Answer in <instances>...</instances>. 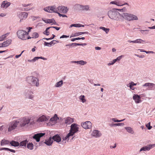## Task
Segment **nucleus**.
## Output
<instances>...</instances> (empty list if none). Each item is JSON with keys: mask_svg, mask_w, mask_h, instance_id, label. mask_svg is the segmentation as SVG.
Segmentation results:
<instances>
[{"mask_svg": "<svg viewBox=\"0 0 155 155\" xmlns=\"http://www.w3.org/2000/svg\"><path fill=\"white\" fill-rule=\"evenodd\" d=\"M44 10L45 11L50 13L59 12L66 13L68 9L67 7L64 6H59L58 8H56L55 6H53L45 8H44Z\"/></svg>", "mask_w": 155, "mask_h": 155, "instance_id": "nucleus-1", "label": "nucleus"}, {"mask_svg": "<svg viewBox=\"0 0 155 155\" xmlns=\"http://www.w3.org/2000/svg\"><path fill=\"white\" fill-rule=\"evenodd\" d=\"M17 120L18 124H19V126L22 127L27 126L30 123V119L28 118L23 117Z\"/></svg>", "mask_w": 155, "mask_h": 155, "instance_id": "nucleus-2", "label": "nucleus"}, {"mask_svg": "<svg viewBox=\"0 0 155 155\" xmlns=\"http://www.w3.org/2000/svg\"><path fill=\"white\" fill-rule=\"evenodd\" d=\"M27 81L31 85L38 86L39 85L38 79L34 77L30 76L28 77Z\"/></svg>", "mask_w": 155, "mask_h": 155, "instance_id": "nucleus-3", "label": "nucleus"}, {"mask_svg": "<svg viewBox=\"0 0 155 155\" xmlns=\"http://www.w3.org/2000/svg\"><path fill=\"white\" fill-rule=\"evenodd\" d=\"M17 34L19 38L23 40L27 39L28 34L26 31L19 30L17 32Z\"/></svg>", "mask_w": 155, "mask_h": 155, "instance_id": "nucleus-4", "label": "nucleus"}, {"mask_svg": "<svg viewBox=\"0 0 155 155\" xmlns=\"http://www.w3.org/2000/svg\"><path fill=\"white\" fill-rule=\"evenodd\" d=\"M124 18L128 21H131L138 19L137 17L133 14L127 13H124L122 15Z\"/></svg>", "mask_w": 155, "mask_h": 155, "instance_id": "nucleus-5", "label": "nucleus"}, {"mask_svg": "<svg viewBox=\"0 0 155 155\" xmlns=\"http://www.w3.org/2000/svg\"><path fill=\"white\" fill-rule=\"evenodd\" d=\"M109 18L115 20H118L120 16V14L116 12L109 11L108 13Z\"/></svg>", "mask_w": 155, "mask_h": 155, "instance_id": "nucleus-6", "label": "nucleus"}, {"mask_svg": "<svg viewBox=\"0 0 155 155\" xmlns=\"http://www.w3.org/2000/svg\"><path fill=\"white\" fill-rule=\"evenodd\" d=\"M18 125L17 120H14L11 122L9 124V127L8 129V131H11L15 129Z\"/></svg>", "mask_w": 155, "mask_h": 155, "instance_id": "nucleus-7", "label": "nucleus"}, {"mask_svg": "<svg viewBox=\"0 0 155 155\" xmlns=\"http://www.w3.org/2000/svg\"><path fill=\"white\" fill-rule=\"evenodd\" d=\"M78 130V125L76 124H73L71 125V128L69 133H71L72 136Z\"/></svg>", "mask_w": 155, "mask_h": 155, "instance_id": "nucleus-8", "label": "nucleus"}, {"mask_svg": "<svg viewBox=\"0 0 155 155\" xmlns=\"http://www.w3.org/2000/svg\"><path fill=\"white\" fill-rule=\"evenodd\" d=\"M45 133H43L37 134L34 135L33 137V138L37 142H39L40 141V138L45 135Z\"/></svg>", "mask_w": 155, "mask_h": 155, "instance_id": "nucleus-9", "label": "nucleus"}, {"mask_svg": "<svg viewBox=\"0 0 155 155\" xmlns=\"http://www.w3.org/2000/svg\"><path fill=\"white\" fill-rule=\"evenodd\" d=\"M91 125L92 124L89 121H86L81 124L82 127L85 129H90L91 127Z\"/></svg>", "mask_w": 155, "mask_h": 155, "instance_id": "nucleus-10", "label": "nucleus"}, {"mask_svg": "<svg viewBox=\"0 0 155 155\" xmlns=\"http://www.w3.org/2000/svg\"><path fill=\"white\" fill-rule=\"evenodd\" d=\"M155 147V144H149L147 145V146L143 147L141 148L140 150V152L142 151H146L149 150L150 149L152 148V147Z\"/></svg>", "mask_w": 155, "mask_h": 155, "instance_id": "nucleus-11", "label": "nucleus"}, {"mask_svg": "<svg viewBox=\"0 0 155 155\" xmlns=\"http://www.w3.org/2000/svg\"><path fill=\"white\" fill-rule=\"evenodd\" d=\"M49 117H46L45 115H43L38 119V122H42L47 121L49 119Z\"/></svg>", "mask_w": 155, "mask_h": 155, "instance_id": "nucleus-12", "label": "nucleus"}, {"mask_svg": "<svg viewBox=\"0 0 155 155\" xmlns=\"http://www.w3.org/2000/svg\"><path fill=\"white\" fill-rule=\"evenodd\" d=\"M141 97L137 94H134L133 96V99L137 103H139L141 102Z\"/></svg>", "mask_w": 155, "mask_h": 155, "instance_id": "nucleus-13", "label": "nucleus"}, {"mask_svg": "<svg viewBox=\"0 0 155 155\" xmlns=\"http://www.w3.org/2000/svg\"><path fill=\"white\" fill-rule=\"evenodd\" d=\"M10 2H8L6 1H5L2 2L1 7L2 8H6L10 5Z\"/></svg>", "mask_w": 155, "mask_h": 155, "instance_id": "nucleus-14", "label": "nucleus"}, {"mask_svg": "<svg viewBox=\"0 0 155 155\" xmlns=\"http://www.w3.org/2000/svg\"><path fill=\"white\" fill-rule=\"evenodd\" d=\"M12 40L11 39H8L5 42H3L2 44V46L0 47H5L8 46L11 43Z\"/></svg>", "mask_w": 155, "mask_h": 155, "instance_id": "nucleus-15", "label": "nucleus"}, {"mask_svg": "<svg viewBox=\"0 0 155 155\" xmlns=\"http://www.w3.org/2000/svg\"><path fill=\"white\" fill-rule=\"evenodd\" d=\"M91 134L93 136L95 137H99L101 135L100 131L97 130H94L92 132Z\"/></svg>", "mask_w": 155, "mask_h": 155, "instance_id": "nucleus-16", "label": "nucleus"}, {"mask_svg": "<svg viewBox=\"0 0 155 155\" xmlns=\"http://www.w3.org/2000/svg\"><path fill=\"white\" fill-rule=\"evenodd\" d=\"M53 140L56 141L57 142L59 143L61 141V138L59 135L58 134L55 135L52 138Z\"/></svg>", "mask_w": 155, "mask_h": 155, "instance_id": "nucleus-17", "label": "nucleus"}, {"mask_svg": "<svg viewBox=\"0 0 155 155\" xmlns=\"http://www.w3.org/2000/svg\"><path fill=\"white\" fill-rule=\"evenodd\" d=\"M88 32L87 31H86V32H78L77 33H75L74 34H72L71 35L70 38H71L72 37H73L78 36L80 35H81L82 34H88Z\"/></svg>", "mask_w": 155, "mask_h": 155, "instance_id": "nucleus-18", "label": "nucleus"}, {"mask_svg": "<svg viewBox=\"0 0 155 155\" xmlns=\"http://www.w3.org/2000/svg\"><path fill=\"white\" fill-rule=\"evenodd\" d=\"M65 122L66 124H70L74 121L73 119L70 117H68L65 119Z\"/></svg>", "mask_w": 155, "mask_h": 155, "instance_id": "nucleus-19", "label": "nucleus"}, {"mask_svg": "<svg viewBox=\"0 0 155 155\" xmlns=\"http://www.w3.org/2000/svg\"><path fill=\"white\" fill-rule=\"evenodd\" d=\"M28 141L27 140L22 141L19 143V146L20 147L24 148L26 147V144L28 143Z\"/></svg>", "mask_w": 155, "mask_h": 155, "instance_id": "nucleus-20", "label": "nucleus"}, {"mask_svg": "<svg viewBox=\"0 0 155 155\" xmlns=\"http://www.w3.org/2000/svg\"><path fill=\"white\" fill-rule=\"evenodd\" d=\"M39 59H42L44 60H46L47 58L43 57H35L33 59L31 60H28V61L30 62H34L36 60H37Z\"/></svg>", "mask_w": 155, "mask_h": 155, "instance_id": "nucleus-21", "label": "nucleus"}, {"mask_svg": "<svg viewBox=\"0 0 155 155\" xmlns=\"http://www.w3.org/2000/svg\"><path fill=\"white\" fill-rule=\"evenodd\" d=\"M9 143L12 146L15 147H18L19 145V143L18 142L14 140L12 141Z\"/></svg>", "mask_w": 155, "mask_h": 155, "instance_id": "nucleus-22", "label": "nucleus"}, {"mask_svg": "<svg viewBox=\"0 0 155 155\" xmlns=\"http://www.w3.org/2000/svg\"><path fill=\"white\" fill-rule=\"evenodd\" d=\"M53 142V140L52 138L51 137H50L47 140H45V143L47 145L50 146L51 145Z\"/></svg>", "mask_w": 155, "mask_h": 155, "instance_id": "nucleus-23", "label": "nucleus"}, {"mask_svg": "<svg viewBox=\"0 0 155 155\" xmlns=\"http://www.w3.org/2000/svg\"><path fill=\"white\" fill-rule=\"evenodd\" d=\"M155 84L153 83H146L143 85V86L149 87L150 89H151L153 87L155 86Z\"/></svg>", "mask_w": 155, "mask_h": 155, "instance_id": "nucleus-24", "label": "nucleus"}, {"mask_svg": "<svg viewBox=\"0 0 155 155\" xmlns=\"http://www.w3.org/2000/svg\"><path fill=\"white\" fill-rule=\"evenodd\" d=\"M38 122V119L30 120L29 124L30 125H34L36 124Z\"/></svg>", "mask_w": 155, "mask_h": 155, "instance_id": "nucleus-25", "label": "nucleus"}, {"mask_svg": "<svg viewBox=\"0 0 155 155\" xmlns=\"http://www.w3.org/2000/svg\"><path fill=\"white\" fill-rule=\"evenodd\" d=\"M72 27H84V26L80 24H75L71 25L69 27L70 28Z\"/></svg>", "mask_w": 155, "mask_h": 155, "instance_id": "nucleus-26", "label": "nucleus"}, {"mask_svg": "<svg viewBox=\"0 0 155 155\" xmlns=\"http://www.w3.org/2000/svg\"><path fill=\"white\" fill-rule=\"evenodd\" d=\"M9 143L8 140L3 139L1 141V146H3L8 144Z\"/></svg>", "mask_w": 155, "mask_h": 155, "instance_id": "nucleus-27", "label": "nucleus"}, {"mask_svg": "<svg viewBox=\"0 0 155 155\" xmlns=\"http://www.w3.org/2000/svg\"><path fill=\"white\" fill-rule=\"evenodd\" d=\"M59 118L58 117L57 115L56 114H55L54 116L50 119V120L51 121H56Z\"/></svg>", "mask_w": 155, "mask_h": 155, "instance_id": "nucleus-28", "label": "nucleus"}, {"mask_svg": "<svg viewBox=\"0 0 155 155\" xmlns=\"http://www.w3.org/2000/svg\"><path fill=\"white\" fill-rule=\"evenodd\" d=\"M125 129L129 133H131L132 134H133L134 133V131L133 130L132 128L130 127H125Z\"/></svg>", "mask_w": 155, "mask_h": 155, "instance_id": "nucleus-29", "label": "nucleus"}, {"mask_svg": "<svg viewBox=\"0 0 155 155\" xmlns=\"http://www.w3.org/2000/svg\"><path fill=\"white\" fill-rule=\"evenodd\" d=\"M27 147L28 149L30 150H32L33 149L34 145L32 143H27Z\"/></svg>", "mask_w": 155, "mask_h": 155, "instance_id": "nucleus-30", "label": "nucleus"}, {"mask_svg": "<svg viewBox=\"0 0 155 155\" xmlns=\"http://www.w3.org/2000/svg\"><path fill=\"white\" fill-rule=\"evenodd\" d=\"M9 34V33H7L4 35H3L0 37V41H3L7 36Z\"/></svg>", "mask_w": 155, "mask_h": 155, "instance_id": "nucleus-31", "label": "nucleus"}, {"mask_svg": "<svg viewBox=\"0 0 155 155\" xmlns=\"http://www.w3.org/2000/svg\"><path fill=\"white\" fill-rule=\"evenodd\" d=\"M44 21L45 23H53L55 21L54 19L44 20Z\"/></svg>", "mask_w": 155, "mask_h": 155, "instance_id": "nucleus-32", "label": "nucleus"}, {"mask_svg": "<svg viewBox=\"0 0 155 155\" xmlns=\"http://www.w3.org/2000/svg\"><path fill=\"white\" fill-rule=\"evenodd\" d=\"M74 63H76L78 64H79L81 65H84V64H86L87 62L86 61H75L74 62Z\"/></svg>", "mask_w": 155, "mask_h": 155, "instance_id": "nucleus-33", "label": "nucleus"}, {"mask_svg": "<svg viewBox=\"0 0 155 155\" xmlns=\"http://www.w3.org/2000/svg\"><path fill=\"white\" fill-rule=\"evenodd\" d=\"M63 84L62 80L60 81L59 82H57L55 84V86L56 87H61Z\"/></svg>", "mask_w": 155, "mask_h": 155, "instance_id": "nucleus-34", "label": "nucleus"}, {"mask_svg": "<svg viewBox=\"0 0 155 155\" xmlns=\"http://www.w3.org/2000/svg\"><path fill=\"white\" fill-rule=\"evenodd\" d=\"M80 99L81 100L83 103H84L86 101V100L85 98V96L84 95H81L79 97Z\"/></svg>", "mask_w": 155, "mask_h": 155, "instance_id": "nucleus-35", "label": "nucleus"}, {"mask_svg": "<svg viewBox=\"0 0 155 155\" xmlns=\"http://www.w3.org/2000/svg\"><path fill=\"white\" fill-rule=\"evenodd\" d=\"M28 14L26 12H23L21 13V15L23 18H26L28 16Z\"/></svg>", "mask_w": 155, "mask_h": 155, "instance_id": "nucleus-36", "label": "nucleus"}, {"mask_svg": "<svg viewBox=\"0 0 155 155\" xmlns=\"http://www.w3.org/2000/svg\"><path fill=\"white\" fill-rule=\"evenodd\" d=\"M39 35L37 32H34L32 33V38H37L38 37Z\"/></svg>", "mask_w": 155, "mask_h": 155, "instance_id": "nucleus-37", "label": "nucleus"}, {"mask_svg": "<svg viewBox=\"0 0 155 155\" xmlns=\"http://www.w3.org/2000/svg\"><path fill=\"white\" fill-rule=\"evenodd\" d=\"M81 8H82V10H88L89 8V7L88 5L82 6L80 5Z\"/></svg>", "mask_w": 155, "mask_h": 155, "instance_id": "nucleus-38", "label": "nucleus"}, {"mask_svg": "<svg viewBox=\"0 0 155 155\" xmlns=\"http://www.w3.org/2000/svg\"><path fill=\"white\" fill-rule=\"evenodd\" d=\"M144 41L141 39H137L135 40V43H142Z\"/></svg>", "mask_w": 155, "mask_h": 155, "instance_id": "nucleus-39", "label": "nucleus"}, {"mask_svg": "<svg viewBox=\"0 0 155 155\" xmlns=\"http://www.w3.org/2000/svg\"><path fill=\"white\" fill-rule=\"evenodd\" d=\"M71 133H69L65 137H64L63 138V140H66L68 139L69 138V137L71 136H72V135H71Z\"/></svg>", "mask_w": 155, "mask_h": 155, "instance_id": "nucleus-40", "label": "nucleus"}, {"mask_svg": "<svg viewBox=\"0 0 155 155\" xmlns=\"http://www.w3.org/2000/svg\"><path fill=\"white\" fill-rule=\"evenodd\" d=\"M52 27H48L46 29V30H45V31L44 32V34L47 35H49L50 33L49 31H48V30L50 28H51Z\"/></svg>", "mask_w": 155, "mask_h": 155, "instance_id": "nucleus-41", "label": "nucleus"}, {"mask_svg": "<svg viewBox=\"0 0 155 155\" xmlns=\"http://www.w3.org/2000/svg\"><path fill=\"white\" fill-rule=\"evenodd\" d=\"M100 28L104 31L106 33H107L109 31V29L106 28L104 27H101Z\"/></svg>", "mask_w": 155, "mask_h": 155, "instance_id": "nucleus-42", "label": "nucleus"}, {"mask_svg": "<svg viewBox=\"0 0 155 155\" xmlns=\"http://www.w3.org/2000/svg\"><path fill=\"white\" fill-rule=\"evenodd\" d=\"M51 44H52V43H51V42L48 43V42H45L44 43V45L45 46L50 47L51 46Z\"/></svg>", "mask_w": 155, "mask_h": 155, "instance_id": "nucleus-43", "label": "nucleus"}, {"mask_svg": "<svg viewBox=\"0 0 155 155\" xmlns=\"http://www.w3.org/2000/svg\"><path fill=\"white\" fill-rule=\"evenodd\" d=\"M73 45H74V46H80L81 45V44L79 43H72L70 45H67L66 46H71Z\"/></svg>", "mask_w": 155, "mask_h": 155, "instance_id": "nucleus-44", "label": "nucleus"}, {"mask_svg": "<svg viewBox=\"0 0 155 155\" xmlns=\"http://www.w3.org/2000/svg\"><path fill=\"white\" fill-rule=\"evenodd\" d=\"M116 5H118V6H122V5H129L127 3H126L125 4H121V3L119 2H116Z\"/></svg>", "mask_w": 155, "mask_h": 155, "instance_id": "nucleus-45", "label": "nucleus"}, {"mask_svg": "<svg viewBox=\"0 0 155 155\" xmlns=\"http://www.w3.org/2000/svg\"><path fill=\"white\" fill-rule=\"evenodd\" d=\"M150 123L149 122L146 125V127L148 128V129L149 130L150 129L152 128V127L150 126Z\"/></svg>", "mask_w": 155, "mask_h": 155, "instance_id": "nucleus-46", "label": "nucleus"}, {"mask_svg": "<svg viewBox=\"0 0 155 155\" xmlns=\"http://www.w3.org/2000/svg\"><path fill=\"white\" fill-rule=\"evenodd\" d=\"M124 125V123H117L115 124L114 125L115 126H123Z\"/></svg>", "mask_w": 155, "mask_h": 155, "instance_id": "nucleus-47", "label": "nucleus"}, {"mask_svg": "<svg viewBox=\"0 0 155 155\" xmlns=\"http://www.w3.org/2000/svg\"><path fill=\"white\" fill-rule=\"evenodd\" d=\"M116 60L114 59L110 63H109L108 64V65H111L113 64H114L116 62Z\"/></svg>", "mask_w": 155, "mask_h": 155, "instance_id": "nucleus-48", "label": "nucleus"}, {"mask_svg": "<svg viewBox=\"0 0 155 155\" xmlns=\"http://www.w3.org/2000/svg\"><path fill=\"white\" fill-rule=\"evenodd\" d=\"M55 42H58V41H57L53 40L52 41H51L50 42L52 43V44H51V45H54V44H56Z\"/></svg>", "mask_w": 155, "mask_h": 155, "instance_id": "nucleus-49", "label": "nucleus"}, {"mask_svg": "<svg viewBox=\"0 0 155 155\" xmlns=\"http://www.w3.org/2000/svg\"><path fill=\"white\" fill-rule=\"evenodd\" d=\"M69 37V36H67V35H62V36H61L60 37V38H68Z\"/></svg>", "mask_w": 155, "mask_h": 155, "instance_id": "nucleus-50", "label": "nucleus"}, {"mask_svg": "<svg viewBox=\"0 0 155 155\" xmlns=\"http://www.w3.org/2000/svg\"><path fill=\"white\" fill-rule=\"evenodd\" d=\"M9 150V148H0V150Z\"/></svg>", "mask_w": 155, "mask_h": 155, "instance_id": "nucleus-51", "label": "nucleus"}, {"mask_svg": "<svg viewBox=\"0 0 155 155\" xmlns=\"http://www.w3.org/2000/svg\"><path fill=\"white\" fill-rule=\"evenodd\" d=\"M80 40V38H74L72 39L71 41H74L76 40Z\"/></svg>", "mask_w": 155, "mask_h": 155, "instance_id": "nucleus-52", "label": "nucleus"}, {"mask_svg": "<svg viewBox=\"0 0 155 155\" xmlns=\"http://www.w3.org/2000/svg\"><path fill=\"white\" fill-rule=\"evenodd\" d=\"M134 82H131L130 83H129L130 85V88H131V87H133V86H134Z\"/></svg>", "mask_w": 155, "mask_h": 155, "instance_id": "nucleus-53", "label": "nucleus"}, {"mask_svg": "<svg viewBox=\"0 0 155 155\" xmlns=\"http://www.w3.org/2000/svg\"><path fill=\"white\" fill-rule=\"evenodd\" d=\"M24 51H23L21 52V54H20L16 55L15 56V58H18L20 56H21V55L23 53V52H24Z\"/></svg>", "mask_w": 155, "mask_h": 155, "instance_id": "nucleus-54", "label": "nucleus"}, {"mask_svg": "<svg viewBox=\"0 0 155 155\" xmlns=\"http://www.w3.org/2000/svg\"><path fill=\"white\" fill-rule=\"evenodd\" d=\"M52 27L51 28H54L55 29L57 30H59L60 28L59 27Z\"/></svg>", "mask_w": 155, "mask_h": 155, "instance_id": "nucleus-55", "label": "nucleus"}, {"mask_svg": "<svg viewBox=\"0 0 155 155\" xmlns=\"http://www.w3.org/2000/svg\"><path fill=\"white\" fill-rule=\"evenodd\" d=\"M31 5V4H23L22 5L24 7H26V6H28L29 5Z\"/></svg>", "mask_w": 155, "mask_h": 155, "instance_id": "nucleus-56", "label": "nucleus"}, {"mask_svg": "<svg viewBox=\"0 0 155 155\" xmlns=\"http://www.w3.org/2000/svg\"><path fill=\"white\" fill-rule=\"evenodd\" d=\"M28 98L32 99L33 98V96L32 95H30L28 96Z\"/></svg>", "mask_w": 155, "mask_h": 155, "instance_id": "nucleus-57", "label": "nucleus"}, {"mask_svg": "<svg viewBox=\"0 0 155 155\" xmlns=\"http://www.w3.org/2000/svg\"><path fill=\"white\" fill-rule=\"evenodd\" d=\"M121 58V56H120L118 57L116 59H115L114 60H116V61L117 60L119 61Z\"/></svg>", "mask_w": 155, "mask_h": 155, "instance_id": "nucleus-58", "label": "nucleus"}, {"mask_svg": "<svg viewBox=\"0 0 155 155\" xmlns=\"http://www.w3.org/2000/svg\"><path fill=\"white\" fill-rule=\"evenodd\" d=\"M27 28L28 29V31L27 32V33L28 34V35L29 32L30 31L31 29H32V28H31V27H28V28Z\"/></svg>", "mask_w": 155, "mask_h": 155, "instance_id": "nucleus-59", "label": "nucleus"}, {"mask_svg": "<svg viewBox=\"0 0 155 155\" xmlns=\"http://www.w3.org/2000/svg\"><path fill=\"white\" fill-rule=\"evenodd\" d=\"M8 151H11V152H13V153H15V150L12 149H11L9 148V150H8Z\"/></svg>", "mask_w": 155, "mask_h": 155, "instance_id": "nucleus-60", "label": "nucleus"}, {"mask_svg": "<svg viewBox=\"0 0 155 155\" xmlns=\"http://www.w3.org/2000/svg\"><path fill=\"white\" fill-rule=\"evenodd\" d=\"M145 53H147V54L150 53H154V52L153 51H145Z\"/></svg>", "mask_w": 155, "mask_h": 155, "instance_id": "nucleus-61", "label": "nucleus"}, {"mask_svg": "<svg viewBox=\"0 0 155 155\" xmlns=\"http://www.w3.org/2000/svg\"><path fill=\"white\" fill-rule=\"evenodd\" d=\"M95 49L96 50H100L101 49V48L99 47H95Z\"/></svg>", "mask_w": 155, "mask_h": 155, "instance_id": "nucleus-62", "label": "nucleus"}, {"mask_svg": "<svg viewBox=\"0 0 155 155\" xmlns=\"http://www.w3.org/2000/svg\"><path fill=\"white\" fill-rule=\"evenodd\" d=\"M128 42L129 43H131L132 42L134 43H135V40L134 41H131V40H129L128 41Z\"/></svg>", "mask_w": 155, "mask_h": 155, "instance_id": "nucleus-63", "label": "nucleus"}, {"mask_svg": "<svg viewBox=\"0 0 155 155\" xmlns=\"http://www.w3.org/2000/svg\"><path fill=\"white\" fill-rule=\"evenodd\" d=\"M149 28L150 29H155V25H154L151 27H149Z\"/></svg>", "mask_w": 155, "mask_h": 155, "instance_id": "nucleus-64", "label": "nucleus"}]
</instances>
